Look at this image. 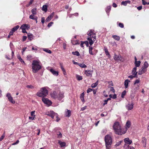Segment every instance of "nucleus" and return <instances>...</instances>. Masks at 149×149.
<instances>
[{
  "instance_id": "nucleus-15",
  "label": "nucleus",
  "mask_w": 149,
  "mask_h": 149,
  "mask_svg": "<svg viewBox=\"0 0 149 149\" xmlns=\"http://www.w3.org/2000/svg\"><path fill=\"white\" fill-rule=\"evenodd\" d=\"M6 97H7L9 100L12 103L14 104L15 102L13 100V97H11L10 94L8 93L6 94Z\"/></svg>"
},
{
  "instance_id": "nucleus-40",
  "label": "nucleus",
  "mask_w": 149,
  "mask_h": 149,
  "mask_svg": "<svg viewBox=\"0 0 149 149\" xmlns=\"http://www.w3.org/2000/svg\"><path fill=\"white\" fill-rule=\"evenodd\" d=\"M61 69H62L63 74L64 75H65L66 74V73L65 72V69H64V68L63 67V66H62L61 67Z\"/></svg>"
},
{
  "instance_id": "nucleus-2",
  "label": "nucleus",
  "mask_w": 149,
  "mask_h": 149,
  "mask_svg": "<svg viewBox=\"0 0 149 149\" xmlns=\"http://www.w3.org/2000/svg\"><path fill=\"white\" fill-rule=\"evenodd\" d=\"M51 97L54 99H57L59 100H61L64 97V93L63 92H60L57 93L56 91H53L51 93Z\"/></svg>"
},
{
  "instance_id": "nucleus-54",
  "label": "nucleus",
  "mask_w": 149,
  "mask_h": 149,
  "mask_svg": "<svg viewBox=\"0 0 149 149\" xmlns=\"http://www.w3.org/2000/svg\"><path fill=\"white\" fill-rule=\"evenodd\" d=\"M118 25L121 28H123L124 27V25L123 24L121 23H120Z\"/></svg>"
},
{
  "instance_id": "nucleus-17",
  "label": "nucleus",
  "mask_w": 149,
  "mask_h": 149,
  "mask_svg": "<svg viewBox=\"0 0 149 149\" xmlns=\"http://www.w3.org/2000/svg\"><path fill=\"white\" fill-rule=\"evenodd\" d=\"M133 103L128 104L126 106V108L128 110H131L133 108Z\"/></svg>"
},
{
  "instance_id": "nucleus-42",
  "label": "nucleus",
  "mask_w": 149,
  "mask_h": 149,
  "mask_svg": "<svg viewBox=\"0 0 149 149\" xmlns=\"http://www.w3.org/2000/svg\"><path fill=\"white\" fill-rule=\"evenodd\" d=\"M140 79H136L134 82V85L139 84L140 83Z\"/></svg>"
},
{
  "instance_id": "nucleus-6",
  "label": "nucleus",
  "mask_w": 149,
  "mask_h": 149,
  "mask_svg": "<svg viewBox=\"0 0 149 149\" xmlns=\"http://www.w3.org/2000/svg\"><path fill=\"white\" fill-rule=\"evenodd\" d=\"M30 26L29 24H24L22 25L20 27V29L22 30V32L23 33H26V30H28L30 29Z\"/></svg>"
},
{
  "instance_id": "nucleus-20",
  "label": "nucleus",
  "mask_w": 149,
  "mask_h": 149,
  "mask_svg": "<svg viewBox=\"0 0 149 149\" xmlns=\"http://www.w3.org/2000/svg\"><path fill=\"white\" fill-rule=\"evenodd\" d=\"M71 111L70 110L66 109L65 111V116L67 117H69L71 115Z\"/></svg>"
},
{
  "instance_id": "nucleus-19",
  "label": "nucleus",
  "mask_w": 149,
  "mask_h": 149,
  "mask_svg": "<svg viewBox=\"0 0 149 149\" xmlns=\"http://www.w3.org/2000/svg\"><path fill=\"white\" fill-rule=\"evenodd\" d=\"M51 72L54 75L57 76L58 74V71H55L53 69L50 70Z\"/></svg>"
},
{
  "instance_id": "nucleus-62",
  "label": "nucleus",
  "mask_w": 149,
  "mask_h": 149,
  "mask_svg": "<svg viewBox=\"0 0 149 149\" xmlns=\"http://www.w3.org/2000/svg\"><path fill=\"white\" fill-rule=\"evenodd\" d=\"M142 4L143 5H145L147 3L144 0H142Z\"/></svg>"
},
{
  "instance_id": "nucleus-21",
  "label": "nucleus",
  "mask_w": 149,
  "mask_h": 149,
  "mask_svg": "<svg viewBox=\"0 0 149 149\" xmlns=\"http://www.w3.org/2000/svg\"><path fill=\"white\" fill-rule=\"evenodd\" d=\"M142 142L143 144V146L144 147H146V139L144 137L142 138Z\"/></svg>"
},
{
  "instance_id": "nucleus-14",
  "label": "nucleus",
  "mask_w": 149,
  "mask_h": 149,
  "mask_svg": "<svg viewBox=\"0 0 149 149\" xmlns=\"http://www.w3.org/2000/svg\"><path fill=\"white\" fill-rule=\"evenodd\" d=\"M6 97H7L9 100L12 103L14 104L15 102L13 100V97H11L10 94L8 93L6 94Z\"/></svg>"
},
{
  "instance_id": "nucleus-36",
  "label": "nucleus",
  "mask_w": 149,
  "mask_h": 149,
  "mask_svg": "<svg viewBox=\"0 0 149 149\" xmlns=\"http://www.w3.org/2000/svg\"><path fill=\"white\" fill-rule=\"evenodd\" d=\"M76 77L77 80H78L79 81H80L82 80V77L78 75H76Z\"/></svg>"
},
{
  "instance_id": "nucleus-11",
  "label": "nucleus",
  "mask_w": 149,
  "mask_h": 149,
  "mask_svg": "<svg viewBox=\"0 0 149 149\" xmlns=\"http://www.w3.org/2000/svg\"><path fill=\"white\" fill-rule=\"evenodd\" d=\"M124 141L125 143V144L124 146V148L125 147V145H128L127 147H129V145H130L132 142V141L130 140L129 138H126L125 139Z\"/></svg>"
},
{
  "instance_id": "nucleus-51",
  "label": "nucleus",
  "mask_w": 149,
  "mask_h": 149,
  "mask_svg": "<svg viewBox=\"0 0 149 149\" xmlns=\"http://www.w3.org/2000/svg\"><path fill=\"white\" fill-rule=\"evenodd\" d=\"M34 15H31L30 16L29 18H30L32 19H35L36 18L34 17Z\"/></svg>"
},
{
  "instance_id": "nucleus-41",
  "label": "nucleus",
  "mask_w": 149,
  "mask_h": 149,
  "mask_svg": "<svg viewBox=\"0 0 149 149\" xmlns=\"http://www.w3.org/2000/svg\"><path fill=\"white\" fill-rule=\"evenodd\" d=\"M105 54H106V55H107V56L109 58V57L110 56L107 50L106 49H105Z\"/></svg>"
},
{
  "instance_id": "nucleus-39",
  "label": "nucleus",
  "mask_w": 149,
  "mask_h": 149,
  "mask_svg": "<svg viewBox=\"0 0 149 149\" xmlns=\"http://www.w3.org/2000/svg\"><path fill=\"white\" fill-rule=\"evenodd\" d=\"M31 12L33 15H36V8L32 9Z\"/></svg>"
},
{
  "instance_id": "nucleus-33",
  "label": "nucleus",
  "mask_w": 149,
  "mask_h": 149,
  "mask_svg": "<svg viewBox=\"0 0 149 149\" xmlns=\"http://www.w3.org/2000/svg\"><path fill=\"white\" fill-rule=\"evenodd\" d=\"M98 81H97L95 83L92 84L91 87L93 88H94L96 87L98 85Z\"/></svg>"
},
{
  "instance_id": "nucleus-35",
  "label": "nucleus",
  "mask_w": 149,
  "mask_h": 149,
  "mask_svg": "<svg viewBox=\"0 0 149 149\" xmlns=\"http://www.w3.org/2000/svg\"><path fill=\"white\" fill-rule=\"evenodd\" d=\"M19 25H17L15 27H13L12 29V30L14 32L15 31H16L17 29L19 28Z\"/></svg>"
},
{
  "instance_id": "nucleus-8",
  "label": "nucleus",
  "mask_w": 149,
  "mask_h": 149,
  "mask_svg": "<svg viewBox=\"0 0 149 149\" xmlns=\"http://www.w3.org/2000/svg\"><path fill=\"white\" fill-rule=\"evenodd\" d=\"M148 66H143L140 68L138 71V74L141 75L144 73L146 71V68L148 67Z\"/></svg>"
},
{
  "instance_id": "nucleus-25",
  "label": "nucleus",
  "mask_w": 149,
  "mask_h": 149,
  "mask_svg": "<svg viewBox=\"0 0 149 149\" xmlns=\"http://www.w3.org/2000/svg\"><path fill=\"white\" fill-rule=\"evenodd\" d=\"M14 55V52L13 51H12V55L11 56H8V55H6V58L7 59H12Z\"/></svg>"
},
{
  "instance_id": "nucleus-3",
  "label": "nucleus",
  "mask_w": 149,
  "mask_h": 149,
  "mask_svg": "<svg viewBox=\"0 0 149 149\" xmlns=\"http://www.w3.org/2000/svg\"><path fill=\"white\" fill-rule=\"evenodd\" d=\"M88 37L87 38V40L90 45H91L96 40L95 34L92 30H91L88 32Z\"/></svg>"
},
{
  "instance_id": "nucleus-52",
  "label": "nucleus",
  "mask_w": 149,
  "mask_h": 149,
  "mask_svg": "<svg viewBox=\"0 0 149 149\" xmlns=\"http://www.w3.org/2000/svg\"><path fill=\"white\" fill-rule=\"evenodd\" d=\"M110 90L111 91H112L113 93H115V91L114 88H113V87H110Z\"/></svg>"
},
{
  "instance_id": "nucleus-12",
  "label": "nucleus",
  "mask_w": 149,
  "mask_h": 149,
  "mask_svg": "<svg viewBox=\"0 0 149 149\" xmlns=\"http://www.w3.org/2000/svg\"><path fill=\"white\" fill-rule=\"evenodd\" d=\"M41 68V66H32V69L34 72H36Z\"/></svg>"
},
{
  "instance_id": "nucleus-24",
  "label": "nucleus",
  "mask_w": 149,
  "mask_h": 149,
  "mask_svg": "<svg viewBox=\"0 0 149 149\" xmlns=\"http://www.w3.org/2000/svg\"><path fill=\"white\" fill-rule=\"evenodd\" d=\"M130 82V81L128 79H126L124 82V85L125 88H127L129 83Z\"/></svg>"
},
{
  "instance_id": "nucleus-45",
  "label": "nucleus",
  "mask_w": 149,
  "mask_h": 149,
  "mask_svg": "<svg viewBox=\"0 0 149 149\" xmlns=\"http://www.w3.org/2000/svg\"><path fill=\"white\" fill-rule=\"evenodd\" d=\"M141 63L140 61H136L135 62V65H140Z\"/></svg>"
},
{
  "instance_id": "nucleus-46",
  "label": "nucleus",
  "mask_w": 149,
  "mask_h": 149,
  "mask_svg": "<svg viewBox=\"0 0 149 149\" xmlns=\"http://www.w3.org/2000/svg\"><path fill=\"white\" fill-rule=\"evenodd\" d=\"M84 43H87V44L88 45V42L87 41H85L84 42H81L80 45L81 47H84L83 45Z\"/></svg>"
},
{
  "instance_id": "nucleus-56",
  "label": "nucleus",
  "mask_w": 149,
  "mask_h": 149,
  "mask_svg": "<svg viewBox=\"0 0 149 149\" xmlns=\"http://www.w3.org/2000/svg\"><path fill=\"white\" fill-rule=\"evenodd\" d=\"M32 57L31 55H29L27 56V58L28 60H30L32 58Z\"/></svg>"
},
{
  "instance_id": "nucleus-43",
  "label": "nucleus",
  "mask_w": 149,
  "mask_h": 149,
  "mask_svg": "<svg viewBox=\"0 0 149 149\" xmlns=\"http://www.w3.org/2000/svg\"><path fill=\"white\" fill-rule=\"evenodd\" d=\"M122 141H121L117 143L115 145L116 147H117L119 146L120 144H121V143L122 142Z\"/></svg>"
},
{
  "instance_id": "nucleus-23",
  "label": "nucleus",
  "mask_w": 149,
  "mask_h": 149,
  "mask_svg": "<svg viewBox=\"0 0 149 149\" xmlns=\"http://www.w3.org/2000/svg\"><path fill=\"white\" fill-rule=\"evenodd\" d=\"M92 71L90 70H86L85 72V73L87 76H90L91 75Z\"/></svg>"
},
{
  "instance_id": "nucleus-61",
  "label": "nucleus",
  "mask_w": 149,
  "mask_h": 149,
  "mask_svg": "<svg viewBox=\"0 0 149 149\" xmlns=\"http://www.w3.org/2000/svg\"><path fill=\"white\" fill-rule=\"evenodd\" d=\"M92 47H91V48H90L89 49V52L90 54H93V53L92 52Z\"/></svg>"
},
{
  "instance_id": "nucleus-37",
  "label": "nucleus",
  "mask_w": 149,
  "mask_h": 149,
  "mask_svg": "<svg viewBox=\"0 0 149 149\" xmlns=\"http://www.w3.org/2000/svg\"><path fill=\"white\" fill-rule=\"evenodd\" d=\"M72 54L74 55H76L77 56H79L80 54L79 52L78 51H76L75 52H72Z\"/></svg>"
},
{
  "instance_id": "nucleus-5",
  "label": "nucleus",
  "mask_w": 149,
  "mask_h": 149,
  "mask_svg": "<svg viewBox=\"0 0 149 149\" xmlns=\"http://www.w3.org/2000/svg\"><path fill=\"white\" fill-rule=\"evenodd\" d=\"M106 145H111L112 143V139L109 135H106L104 138Z\"/></svg>"
},
{
  "instance_id": "nucleus-58",
  "label": "nucleus",
  "mask_w": 149,
  "mask_h": 149,
  "mask_svg": "<svg viewBox=\"0 0 149 149\" xmlns=\"http://www.w3.org/2000/svg\"><path fill=\"white\" fill-rule=\"evenodd\" d=\"M53 22H50L49 23L48 25V27H50V26H51L53 24Z\"/></svg>"
},
{
  "instance_id": "nucleus-7",
  "label": "nucleus",
  "mask_w": 149,
  "mask_h": 149,
  "mask_svg": "<svg viewBox=\"0 0 149 149\" xmlns=\"http://www.w3.org/2000/svg\"><path fill=\"white\" fill-rule=\"evenodd\" d=\"M113 58L114 60L117 61H123L124 60V59L119 54H114Z\"/></svg>"
},
{
  "instance_id": "nucleus-22",
  "label": "nucleus",
  "mask_w": 149,
  "mask_h": 149,
  "mask_svg": "<svg viewBox=\"0 0 149 149\" xmlns=\"http://www.w3.org/2000/svg\"><path fill=\"white\" fill-rule=\"evenodd\" d=\"M40 62L38 60H34L32 63V65H40Z\"/></svg>"
},
{
  "instance_id": "nucleus-32",
  "label": "nucleus",
  "mask_w": 149,
  "mask_h": 149,
  "mask_svg": "<svg viewBox=\"0 0 149 149\" xmlns=\"http://www.w3.org/2000/svg\"><path fill=\"white\" fill-rule=\"evenodd\" d=\"M42 10L43 11L46 12L47 10V6L46 5H43L42 6Z\"/></svg>"
},
{
  "instance_id": "nucleus-10",
  "label": "nucleus",
  "mask_w": 149,
  "mask_h": 149,
  "mask_svg": "<svg viewBox=\"0 0 149 149\" xmlns=\"http://www.w3.org/2000/svg\"><path fill=\"white\" fill-rule=\"evenodd\" d=\"M47 115L51 117L53 119L55 117H57V113L54 112L53 111H50Z\"/></svg>"
},
{
  "instance_id": "nucleus-29",
  "label": "nucleus",
  "mask_w": 149,
  "mask_h": 149,
  "mask_svg": "<svg viewBox=\"0 0 149 149\" xmlns=\"http://www.w3.org/2000/svg\"><path fill=\"white\" fill-rule=\"evenodd\" d=\"M58 143L61 147L65 146L66 145V143L65 142H62L60 141H58Z\"/></svg>"
},
{
  "instance_id": "nucleus-53",
  "label": "nucleus",
  "mask_w": 149,
  "mask_h": 149,
  "mask_svg": "<svg viewBox=\"0 0 149 149\" xmlns=\"http://www.w3.org/2000/svg\"><path fill=\"white\" fill-rule=\"evenodd\" d=\"M35 111H32L31 112V116L35 117Z\"/></svg>"
},
{
  "instance_id": "nucleus-34",
  "label": "nucleus",
  "mask_w": 149,
  "mask_h": 149,
  "mask_svg": "<svg viewBox=\"0 0 149 149\" xmlns=\"http://www.w3.org/2000/svg\"><path fill=\"white\" fill-rule=\"evenodd\" d=\"M43 50L45 52H46L48 53L49 54H51L52 52L49 49H48L46 48H43Z\"/></svg>"
},
{
  "instance_id": "nucleus-59",
  "label": "nucleus",
  "mask_w": 149,
  "mask_h": 149,
  "mask_svg": "<svg viewBox=\"0 0 149 149\" xmlns=\"http://www.w3.org/2000/svg\"><path fill=\"white\" fill-rule=\"evenodd\" d=\"M27 38V37L25 36H23L22 38V41H25Z\"/></svg>"
},
{
  "instance_id": "nucleus-1",
  "label": "nucleus",
  "mask_w": 149,
  "mask_h": 149,
  "mask_svg": "<svg viewBox=\"0 0 149 149\" xmlns=\"http://www.w3.org/2000/svg\"><path fill=\"white\" fill-rule=\"evenodd\" d=\"M115 133L118 135H122L126 133L125 131L124 130L118 122H115L113 127Z\"/></svg>"
},
{
  "instance_id": "nucleus-57",
  "label": "nucleus",
  "mask_w": 149,
  "mask_h": 149,
  "mask_svg": "<svg viewBox=\"0 0 149 149\" xmlns=\"http://www.w3.org/2000/svg\"><path fill=\"white\" fill-rule=\"evenodd\" d=\"M93 90L91 88H88L87 91V93H89V92Z\"/></svg>"
},
{
  "instance_id": "nucleus-49",
  "label": "nucleus",
  "mask_w": 149,
  "mask_h": 149,
  "mask_svg": "<svg viewBox=\"0 0 149 149\" xmlns=\"http://www.w3.org/2000/svg\"><path fill=\"white\" fill-rule=\"evenodd\" d=\"M57 135H58V137L59 138H61L62 137V134L61 132H58L57 134Z\"/></svg>"
},
{
  "instance_id": "nucleus-18",
  "label": "nucleus",
  "mask_w": 149,
  "mask_h": 149,
  "mask_svg": "<svg viewBox=\"0 0 149 149\" xmlns=\"http://www.w3.org/2000/svg\"><path fill=\"white\" fill-rule=\"evenodd\" d=\"M54 15V13L53 12L52 14L48 16V17L46 19V22L49 21L51 19L53 18Z\"/></svg>"
},
{
  "instance_id": "nucleus-30",
  "label": "nucleus",
  "mask_w": 149,
  "mask_h": 149,
  "mask_svg": "<svg viewBox=\"0 0 149 149\" xmlns=\"http://www.w3.org/2000/svg\"><path fill=\"white\" fill-rule=\"evenodd\" d=\"M84 93H81L80 96V98L81 100L83 102H84Z\"/></svg>"
},
{
  "instance_id": "nucleus-31",
  "label": "nucleus",
  "mask_w": 149,
  "mask_h": 149,
  "mask_svg": "<svg viewBox=\"0 0 149 149\" xmlns=\"http://www.w3.org/2000/svg\"><path fill=\"white\" fill-rule=\"evenodd\" d=\"M113 38L117 40H120V37L116 35H113L112 36Z\"/></svg>"
},
{
  "instance_id": "nucleus-55",
  "label": "nucleus",
  "mask_w": 149,
  "mask_h": 149,
  "mask_svg": "<svg viewBox=\"0 0 149 149\" xmlns=\"http://www.w3.org/2000/svg\"><path fill=\"white\" fill-rule=\"evenodd\" d=\"M5 137V135H4V134H3V135H2L1 137L0 138V141H1Z\"/></svg>"
},
{
  "instance_id": "nucleus-60",
  "label": "nucleus",
  "mask_w": 149,
  "mask_h": 149,
  "mask_svg": "<svg viewBox=\"0 0 149 149\" xmlns=\"http://www.w3.org/2000/svg\"><path fill=\"white\" fill-rule=\"evenodd\" d=\"M106 130L105 129H103L102 131V134H105L106 133Z\"/></svg>"
},
{
  "instance_id": "nucleus-13",
  "label": "nucleus",
  "mask_w": 149,
  "mask_h": 149,
  "mask_svg": "<svg viewBox=\"0 0 149 149\" xmlns=\"http://www.w3.org/2000/svg\"><path fill=\"white\" fill-rule=\"evenodd\" d=\"M6 97H7L9 100L12 103L14 104L15 102L13 100V97H11L10 94L8 93L6 94Z\"/></svg>"
},
{
  "instance_id": "nucleus-44",
  "label": "nucleus",
  "mask_w": 149,
  "mask_h": 149,
  "mask_svg": "<svg viewBox=\"0 0 149 149\" xmlns=\"http://www.w3.org/2000/svg\"><path fill=\"white\" fill-rule=\"evenodd\" d=\"M126 93L125 91H124L122 93L121 97L122 98H123L124 96L125 95Z\"/></svg>"
},
{
  "instance_id": "nucleus-38",
  "label": "nucleus",
  "mask_w": 149,
  "mask_h": 149,
  "mask_svg": "<svg viewBox=\"0 0 149 149\" xmlns=\"http://www.w3.org/2000/svg\"><path fill=\"white\" fill-rule=\"evenodd\" d=\"M71 42L72 44L73 45H77L79 44L78 42V41H77L72 40V41Z\"/></svg>"
},
{
  "instance_id": "nucleus-16",
  "label": "nucleus",
  "mask_w": 149,
  "mask_h": 149,
  "mask_svg": "<svg viewBox=\"0 0 149 149\" xmlns=\"http://www.w3.org/2000/svg\"><path fill=\"white\" fill-rule=\"evenodd\" d=\"M131 125V123L130 121H127L126 123L125 126V128L124 129V130L126 132L127 130L130 127Z\"/></svg>"
},
{
  "instance_id": "nucleus-9",
  "label": "nucleus",
  "mask_w": 149,
  "mask_h": 149,
  "mask_svg": "<svg viewBox=\"0 0 149 149\" xmlns=\"http://www.w3.org/2000/svg\"><path fill=\"white\" fill-rule=\"evenodd\" d=\"M43 102L48 106H49L52 104L51 101L47 98H43L42 99Z\"/></svg>"
},
{
  "instance_id": "nucleus-47",
  "label": "nucleus",
  "mask_w": 149,
  "mask_h": 149,
  "mask_svg": "<svg viewBox=\"0 0 149 149\" xmlns=\"http://www.w3.org/2000/svg\"><path fill=\"white\" fill-rule=\"evenodd\" d=\"M26 87L27 88H31L32 89L33 88H34V86H32V85H28L26 86Z\"/></svg>"
},
{
  "instance_id": "nucleus-64",
  "label": "nucleus",
  "mask_w": 149,
  "mask_h": 149,
  "mask_svg": "<svg viewBox=\"0 0 149 149\" xmlns=\"http://www.w3.org/2000/svg\"><path fill=\"white\" fill-rule=\"evenodd\" d=\"M86 107H87L86 106H85L84 107H82L81 108V111L84 110L86 109Z\"/></svg>"
},
{
  "instance_id": "nucleus-63",
  "label": "nucleus",
  "mask_w": 149,
  "mask_h": 149,
  "mask_svg": "<svg viewBox=\"0 0 149 149\" xmlns=\"http://www.w3.org/2000/svg\"><path fill=\"white\" fill-rule=\"evenodd\" d=\"M136 76L135 75H130L128 76L129 78H130L131 79H132L134 77H135Z\"/></svg>"
},
{
  "instance_id": "nucleus-26",
  "label": "nucleus",
  "mask_w": 149,
  "mask_h": 149,
  "mask_svg": "<svg viewBox=\"0 0 149 149\" xmlns=\"http://www.w3.org/2000/svg\"><path fill=\"white\" fill-rule=\"evenodd\" d=\"M28 37L29 40H31L33 39L34 36L32 34L29 33L28 34Z\"/></svg>"
},
{
  "instance_id": "nucleus-28",
  "label": "nucleus",
  "mask_w": 149,
  "mask_h": 149,
  "mask_svg": "<svg viewBox=\"0 0 149 149\" xmlns=\"http://www.w3.org/2000/svg\"><path fill=\"white\" fill-rule=\"evenodd\" d=\"M130 1H122L121 3V4L125 6H126L127 3H130Z\"/></svg>"
},
{
  "instance_id": "nucleus-4",
  "label": "nucleus",
  "mask_w": 149,
  "mask_h": 149,
  "mask_svg": "<svg viewBox=\"0 0 149 149\" xmlns=\"http://www.w3.org/2000/svg\"><path fill=\"white\" fill-rule=\"evenodd\" d=\"M48 88L47 87L41 88L40 91L37 93V95L39 97H43L46 96L48 94V91L47 89Z\"/></svg>"
},
{
  "instance_id": "nucleus-50",
  "label": "nucleus",
  "mask_w": 149,
  "mask_h": 149,
  "mask_svg": "<svg viewBox=\"0 0 149 149\" xmlns=\"http://www.w3.org/2000/svg\"><path fill=\"white\" fill-rule=\"evenodd\" d=\"M111 8V7L110 6H108L107 7L106 9V11L107 12L110 11Z\"/></svg>"
},
{
  "instance_id": "nucleus-27",
  "label": "nucleus",
  "mask_w": 149,
  "mask_h": 149,
  "mask_svg": "<svg viewBox=\"0 0 149 149\" xmlns=\"http://www.w3.org/2000/svg\"><path fill=\"white\" fill-rule=\"evenodd\" d=\"M136 67L134 68L132 70V74L133 75H135L136 76L137 74V72H136Z\"/></svg>"
},
{
  "instance_id": "nucleus-48",
  "label": "nucleus",
  "mask_w": 149,
  "mask_h": 149,
  "mask_svg": "<svg viewBox=\"0 0 149 149\" xmlns=\"http://www.w3.org/2000/svg\"><path fill=\"white\" fill-rule=\"evenodd\" d=\"M136 87H135L134 89L135 91H136L138 90H139V85H136Z\"/></svg>"
}]
</instances>
